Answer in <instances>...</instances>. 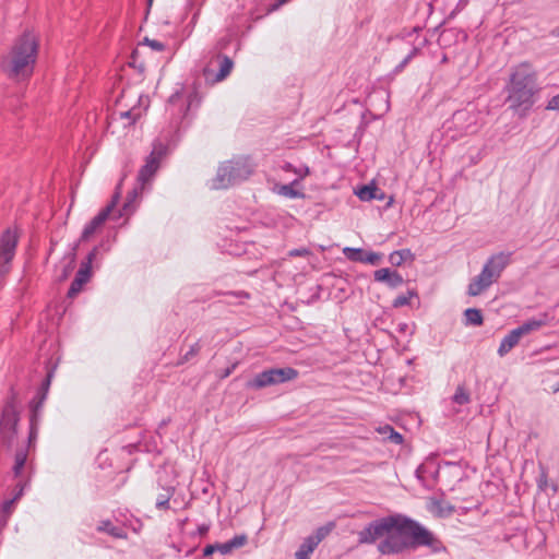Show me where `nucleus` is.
<instances>
[{
    "instance_id": "nucleus-1",
    "label": "nucleus",
    "mask_w": 559,
    "mask_h": 559,
    "mask_svg": "<svg viewBox=\"0 0 559 559\" xmlns=\"http://www.w3.org/2000/svg\"><path fill=\"white\" fill-rule=\"evenodd\" d=\"M384 536V539L378 545V550L382 555L401 554L409 547L420 546L428 547L435 554L445 550L442 542L430 531L408 519H404L402 522L396 519V526Z\"/></svg>"
},
{
    "instance_id": "nucleus-2",
    "label": "nucleus",
    "mask_w": 559,
    "mask_h": 559,
    "mask_svg": "<svg viewBox=\"0 0 559 559\" xmlns=\"http://www.w3.org/2000/svg\"><path fill=\"white\" fill-rule=\"evenodd\" d=\"M506 91L511 109L526 111L532 108L539 87L537 73L528 62H522L512 69Z\"/></svg>"
},
{
    "instance_id": "nucleus-3",
    "label": "nucleus",
    "mask_w": 559,
    "mask_h": 559,
    "mask_svg": "<svg viewBox=\"0 0 559 559\" xmlns=\"http://www.w3.org/2000/svg\"><path fill=\"white\" fill-rule=\"evenodd\" d=\"M38 52V43L34 34L26 32L13 44L1 61L2 71L11 79H28L34 70Z\"/></svg>"
},
{
    "instance_id": "nucleus-4",
    "label": "nucleus",
    "mask_w": 559,
    "mask_h": 559,
    "mask_svg": "<svg viewBox=\"0 0 559 559\" xmlns=\"http://www.w3.org/2000/svg\"><path fill=\"white\" fill-rule=\"evenodd\" d=\"M255 165L248 156H239L222 163L212 179V189H227L247 180L254 171Z\"/></svg>"
},
{
    "instance_id": "nucleus-5",
    "label": "nucleus",
    "mask_w": 559,
    "mask_h": 559,
    "mask_svg": "<svg viewBox=\"0 0 559 559\" xmlns=\"http://www.w3.org/2000/svg\"><path fill=\"white\" fill-rule=\"evenodd\" d=\"M200 104L195 91H177L168 99L166 112L170 117L171 124L179 128L189 118L192 108Z\"/></svg>"
},
{
    "instance_id": "nucleus-6",
    "label": "nucleus",
    "mask_w": 559,
    "mask_h": 559,
    "mask_svg": "<svg viewBox=\"0 0 559 559\" xmlns=\"http://www.w3.org/2000/svg\"><path fill=\"white\" fill-rule=\"evenodd\" d=\"M19 421L17 401L15 394H12L5 400L0 416V439L3 445L8 448L13 445L17 436Z\"/></svg>"
},
{
    "instance_id": "nucleus-7",
    "label": "nucleus",
    "mask_w": 559,
    "mask_h": 559,
    "mask_svg": "<svg viewBox=\"0 0 559 559\" xmlns=\"http://www.w3.org/2000/svg\"><path fill=\"white\" fill-rule=\"evenodd\" d=\"M299 372L295 368H271L255 374L247 382V388L261 390L266 386L276 385L297 379Z\"/></svg>"
},
{
    "instance_id": "nucleus-8",
    "label": "nucleus",
    "mask_w": 559,
    "mask_h": 559,
    "mask_svg": "<svg viewBox=\"0 0 559 559\" xmlns=\"http://www.w3.org/2000/svg\"><path fill=\"white\" fill-rule=\"evenodd\" d=\"M13 477L16 480L14 490L15 498H21L24 490L28 487L33 476V464L28 460V451L26 448H19L14 454L12 465Z\"/></svg>"
},
{
    "instance_id": "nucleus-9",
    "label": "nucleus",
    "mask_w": 559,
    "mask_h": 559,
    "mask_svg": "<svg viewBox=\"0 0 559 559\" xmlns=\"http://www.w3.org/2000/svg\"><path fill=\"white\" fill-rule=\"evenodd\" d=\"M234 69V61L228 56L215 52L211 55L203 68V76L206 83L215 85L226 80Z\"/></svg>"
},
{
    "instance_id": "nucleus-10",
    "label": "nucleus",
    "mask_w": 559,
    "mask_h": 559,
    "mask_svg": "<svg viewBox=\"0 0 559 559\" xmlns=\"http://www.w3.org/2000/svg\"><path fill=\"white\" fill-rule=\"evenodd\" d=\"M395 526L396 518L394 516L372 521L364 530L358 532V542L359 544H373Z\"/></svg>"
},
{
    "instance_id": "nucleus-11",
    "label": "nucleus",
    "mask_w": 559,
    "mask_h": 559,
    "mask_svg": "<svg viewBox=\"0 0 559 559\" xmlns=\"http://www.w3.org/2000/svg\"><path fill=\"white\" fill-rule=\"evenodd\" d=\"M17 246V234L15 230L7 229L0 236V275L9 272V264L12 261Z\"/></svg>"
},
{
    "instance_id": "nucleus-12",
    "label": "nucleus",
    "mask_w": 559,
    "mask_h": 559,
    "mask_svg": "<svg viewBox=\"0 0 559 559\" xmlns=\"http://www.w3.org/2000/svg\"><path fill=\"white\" fill-rule=\"evenodd\" d=\"M510 262L511 253L499 252L492 254L484 264L480 274H483L488 282L493 284L500 278L503 270L510 264Z\"/></svg>"
},
{
    "instance_id": "nucleus-13",
    "label": "nucleus",
    "mask_w": 559,
    "mask_h": 559,
    "mask_svg": "<svg viewBox=\"0 0 559 559\" xmlns=\"http://www.w3.org/2000/svg\"><path fill=\"white\" fill-rule=\"evenodd\" d=\"M166 148L164 145H155L148 157L146 158L145 164L141 167L138 179L142 186L147 183L155 173L158 170L160 162L165 156Z\"/></svg>"
},
{
    "instance_id": "nucleus-14",
    "label": "nucleus",
    "mask_w": 559,
    "mask_h": 559,
    "mask_svg": "<svg viewBox=\"0 0 559 559\" xmlns=\"http://www.w3.org/2000/svg\"><path fill=\"white\" fill-rule=\"evenodd\" d=\"M119 199V193L112 197L111 202L103 209L88 224L85 225L80 241L88 240L108 219L110 213L116 206Z\"/></svg>"
},
{
    "instance_id": "nucleus-15",
    "label": "nucleus",
    "mask_w": 559,
    "mask_h": 559,
    "mask_svg": "<svg viewBox=\"0 0 559 559\" xmlns=\"http://www.w3.org/2000/svg\"><path fill=\"white\" fill-rule=\"evenodd\" d=\"M344 255L354 262L366 263L370 265H378L381 261V254L373 251H365L359 248H345Z\"/></svg>"
},
{
    "instance_id": "nucleus-16",
    "label": "nucleus",
    "mask_w": 559,
    "mask_h": 559,
    "mask_svg": "<svg viewBox=\"0 0 559 559\" xmlns=\"http://www.w3.org/2000/svg\"><path fill=\"white\" fill-rule=\"evenodd\" d=\"M373 278L376 282L385 283L390 288H396L404 283L400 273L388 267L374 271Z\"/></svg>"
},
{
    "instance_id": "nucleus-17",
    "label": "nucleus",
    "mask_w": 559,
    "mask_h": 559,
    "mask_svg": "<svg viewBox=\"0 0 559 559\" xmlns=\"http://www.w3.org/2000/svg\"><path fill=\"white\" fill-rule=\"evenodd\" d=\"M549 323V314L548 313H542L538 316V318L528 319L523 324L518 326V331L521 333L522 336L527 335L532 332L538 331L543 326L547 325Z\"/></svg>"
},
{
    "instance_id": "nucleus-18",
    "label": "nucleus",
    "mask_w": 559,
    "mask_h": 559,
    "mask_svg": "<svg viewBox=\"0 0 559 559\" xmlns=\"http://www.w3.org/2000/svg\"><path fill=\"white\" fill-rule=\"evenodd\" d=\"M38 421H39L38 405H32L27 444L21 447V448H26L28 452L32 448L35 447V441L37 439V433H38Z\"/></svg>"
},
{
    "instance_id": "nucleus-19",
    "label": "nucleus",
    "mask_w": 559,
    "mask_h": 559,
    "mask_svg": "<svg viewBox=\"0 0 559 559\" xmlns=\"http://www.w3.org/2000/svg\"><path fill=\"white\" fill-rule=\"evenodd\" d=\"M521 337H522V335L518 331V329H513L512 331H510L502 338V341L499 345V348H498V355L500 357H503L504 355H507L512 348H514L519 344Z\"/></svg>"
},
{
    "instance_id": "nucleus-20",
    "label": "nucleus",
    "mask_w": 559,
    "mask_h": 559,
    "mask_svg": "<svg viewBox=\"0 0 559 559\" xmlns=\"http://www.w3.org/2000/svg\"><path fill=\"white\" fill-rule=\"evenodd\" d=\"M491 285H492V283L488 282V280L483 274L479 273L468 284L467 294L473 297L479 296L486 289H488Z\"/></svg>"
},
{
    "instance_id": "nucleus-21",
    "label": "nucleus",
    "mask_w": 559,
    "mask_h": 559,
    "mask_svg": "<svg viewBox=\"0 0 559 559\" xmlns=\"http://www.w3.org/2000/svg\"><path fill=\"white\" fill-rule=\"evenodd\" d=\"M97 248H94L86 257L85 261L81 263V266L75 277L81 278L84 283H87L92 275V263L97 254Z\"/></svg>"
},
{
    "instance_id": "nucleus-22",
    "label": "nucleus",
    "mask_w": 559,
    "mask_h": 559,
    "mask_svg": "<svg viewBox=\"0 0 559 559\" xmlns=\"http://www.w3.org/2000/svg\"><path fill=\"white\" fill-rule=\"evenodd\" d=\"M97 531L107 533L108 535L119 539H126L128 537L127 532L123 528L115 526L109 520L102 521L97 526Z\"/></svg>"
},
{
    "instance_id": "nucleus-23",
    "label": "nucleus",
    "mask_w": 559,
    "mask_h": 559,
    "mask_svg": "<svg viewBox=\"0 0 559 559\" xmlns=\"http://www.w3.org/2000/svg\"><path fill=\"white\" fill-rule=\"evenodd\" d=\"M297 186H299V179H295L290 183L280 186L277 188V193L289 199L304 198L305 194L301 191L295 189Z\"/></svg>"
},
{
    "instance_id": "nucleus-24",
    "label": "nucleus",
    "mask_w": 559,
    "mask_h": 559,
    "mask_svg": "<svg viewBox=\"0 0 559 559\" xmlns=\"http://www.w3.org/2000/svg\"><path fill=\"white\" fill-rule=\"evenodd\" d=\"M175 493V487L169 486L163 488V492H160L156 498V508L158 510H168L170 509L169 501L170 498Z\"/></svg>"
},
{
    "instance_id": "nucleus-25",
    "label": "nucleus",
    "mask_w": 559,
    "mask_h": 559,
    "mask_svg": "<svg viewBox=\"0 0 559 559\" xmlns=\"http://www.w3.org/2000/svg\"><path fill=\"white\" fill-rule=\"evenodd\" d=\"M414 254L409 249H402L390 254L389 261L392 265L400 266L407 260H413Z\"/></svg>"
},
{
    "instance_id": "nucleus-26",
    "label": "nucleus",
    "mask_w": 559,
    "mask_h": 559,
    "mask_svg": "<svg viewBox=\"0 0 559 559\" xmlns=\"http://www.w3.org/2000/svg\"><path fill=\"white\" fill-rule=\"evenodd\" d=\"M317 546L318 540H312L310 537H307L300 545L295 557L300 559H309V556L313 552Z\"/></svg>"
},
{
    "instance_id": "nucleus-27",
    "label": "nucleus",
    "mask_w": 559,
    "mask_h": 559,
    "mask_svg": "<svg viewBox=\"0 0 559 559\" xmlns=\"http://www.w3.org/2000/svg\"><path fill=\"white\" fill-rule=\"evenodd\" d=\"M465 324L479 326L484 322L483 313L479 309L468 308L464 312Z\"/></svg>"
},
{
    "instance_id": "nucleus-28",
    "label": "nucleus",
    "mask_w": 559,
    "mask_h": 559,
    "mask_svg": "<svg viewBox=\"0 0 559 559\" xmlns=\"http://www.w3.org/2000/svg\"><path fill=\"white\" fill-rule=\"evenodd\" d=\"M378 432L394 444H402L404 441L403 436L395 431L390 425H385L378 429Z\"/></svg>"
},
{
    "instance_id": "nucleus-29",
    "label": "nucleus",
    "mask_w": 559,
    "mask_h": 559,
    "mask_svg": "<svg viewBox=\"0 0 559 559\" xmlns=\"http://www.w3.org/2000/svg\"><path fill=\"white\" fill-rule=\"evenodd\" d=\"M76 245L72 248L71 252L63 258L64 266L61 278L64 280L73 271L76 259Z\"/></svg>"
},
{
    "instance_id": "nucleus-30",
    "label": "nucleus",
    "mask_w": 559,
    "mask_h": 559,
    "mask_svg": "<svg viewBox=\"0 0 559 559\" xmlns=\"http://www.w3.org/2000/svg\"><path fill=\"white\" fill-rule=\"evenodd\" d=\"M413 298H417L418 299V294H417V292L415 289H409L407 292V294H403V295L397 296L393 300L392 306L394 308H401V307H404V306H408V305H411V300Z\"/></svg>"
},
{
    "instance_id": "nucleus-31",
    "label": "nucleus",
    "mask_w": 559,
    "mask_h": 559,
    "mask_svg": "<svg viewBox=\"0 0 559 559\" xmlns=\"http://www.w3.org/2000/svg\"><path fill=\"white\" fill-rule=\"evenodd\" d=\"M282 169L284 171H287V173H293L297 176L296 179H299V181L304 178H306L309 174H310V170H309V167L308 166H300V167H295L293 164L290 163H285L282 167Z\"/></svg>"
},
{
    "instance_id": "nucleus-32",
    "label": "nucleus",
    "mask_w": 559,
    "mask_h": 559,
    "mask_svg": "<svg viewBox=\"0 0 559 559\" xmlns=\"http://www.w3.org/2000/svg\"><path fill=\"white\" fill-rule=\"evenodd\" d=\"M453 402L459 405H465L471 402V396L463 385H459L452 397Z\"/></svg>"
},
{
    "instance_id": "nucleus-33",
    "label": "nucleus",
    "mask_w": 559,
    "mask_h": 559,
    "mask_svg": "<svg viewBox=\"0 0 559 559\" xmlns=\"http://www.w3.org/2000/svg\"><path fill=\"white\" fill-rule=\"evenodd\" d=\"M49 384H50V374L47 376V378L44 380V382L41 384L40 391L37 394L38 401H32L31 405H29L31 407H32V405H38V411L40 409V407L44 404V401L46 400V394H47Z\"/></svg>"
},
{
    "instance_id": "nucleus-34",
    "label": "nucleus",
    "mask_w": 559,
    "mask_h": 559,
    "mask_svg": "<svg viewBox=\"0 0 559 559\" xmlns=\"http://www.w3.org/2000/svg\"><path fill=\"white\" fill-rule=\"evenodd\" d=\"M377 191L378 189L376 187L364 186L358 190L357 195L361 201H370L377 198Z\"/></svg>"
},
{
    "instance_id": "nucleus-35",
    "label": "nucleus",
    "mask_w": 559,
    "mask_h": 559,
    "mask_svg": "<svg viewBox=\"0 0 559 559\" xmlns=\"http://www.w3.org/2000/svg\"><path fill=\"white\" fill-rule=\"evenodd\" d=\"M85 284L86 283H84L81 278L74 277L68 290V297L74 298L82 290Z\"/></svg>"
},
{
    "instance_id": "nucleus-36",
    "label": "nucleus",
    "mask_w": 559,
    "mask_h": 559,
    "mask_svg": "<svg viewBox=\"0 0 559 559\" xmlns=\"http://www.w3.org/2000/svg\"><path fill=\"white\" fill-rule=\"evenodd\" d=\"M201 349L200 342H195L193 345L190 346L189 350L181 356L179 364H185L189 361L191 358L195 357Z\"/></svg>"
},
{
    "instance_id": "nucleus-37",
    "label": "nucleus",
    "mask_w": 559,
    "mask_h": 559,
    "mask_svg": "<svg viewBox=\"0 0 559 559\" xmlns=\"http://www.w3.org/2000/svg\"><path fill=\"white\" fill-rule=\"evenodd\" d=\"M136 195H138L136 189H133L129 193L128 200L123 204V209H122L123 213H122V215H129V214H131L134 211L133 201L136 198Z\"/></svg>"
},
{
    "instance_id": "nucleus-38",
    "label": "nucleus",
    "mask_w": 559,
    "mask_h": 559,
    "mask_svg": "<svg viewBox=\"0 0 559 559\" xmlns=\"http://www.w3.org/2000/svg\"><path fill=\"white\" fill-rule=\"evenodd\" d=\"M120 117L130 120L129 123L132 124L141 117V111L133 107L129 110L121 111Z\"/></svg>"
},
{
    "instance_id": "nucleus-39",
    "label": "nucleus",
    "mask_w": 559,
    "mask_h": 559,
    "mask_svg": "<svg viewBox=\"0 0 559 559\" xmlns=\"http://www.w3.org/2000/svg\"><path fill=\"white\" fill-rule=\"evenodd\" d=\"M469 3V0H459L455 4L454 9L449 12L448 19H454L459 13H461Z\"/></svg>"
},
{
    "instance_id": "nucleus-40",
    "label": "nucleus",
    "mask_w": 559,
    "mask_h": 559,
    "mask_svg": "<svg viewBox=\"0 0 559 559\" xmlns=\"http://www.w3.org/2000/svg\"><path fill=\"white\" fill-rule=\"evenodd\" d=\"M144 44L155 51H164L166 48V45L164 43L156 39L145 38Z\"/></svg>"
},
{
    "instance_id": "nucleus-41",
    "label": "nucleus",
    "mask_w": 559,
    "mask_h": 559,
    "mask_svg": "<svg viewBox=\"0 0 559 559\" xmlns=\"http://www.w3.org/2000/svg\"><path fill=\"white\" fill-rule=\"evenodd\" d=\"M417 52H418V49L413 48L412 51L395 68V72H401L406 67V64L417 55Z\"/></svg>"
},
{
    "instance_id": "nucleus-42",
    "label": "nucleus",
    "mask_w": 559,
    "mask_h": 559,
    "mask_svg": "<svg viewBox=\"0 0 559 559\" xmlns=\"http://www.w3.org/2000/svg\"><path fill=\"white\" fill-rule=\"evenodd\" d=\"M228 543H229L231 549L234 550L235 548L242 547L247 543V536L237 535L234 538H231L230 540H228Z\"/></svg>"
},
{
    "instance_id": "nucleus-43",
    "label": "nucleus",
    "mask_w": 559,
    "mask_h": 559,
    "mask_svg": "<svg viewBox=\"0 0 559 559\" xmlns=\"http://www.w3.org/2000/svg\"><path fill=\"white\" fill-rule=\"evenodd\" d=\"M332 527H319L314 536H309L312 540H318V544L331 532Z\"/></svg>"
},
{
    "instance_id": "nucleus-44",
    "label": "nucleus",
    "mask_w": 559,
    "mask_h": 559,
    "mask_svg": "<svg viewBox=\"0 0 559 559\" xmlns=\"http://www.w3.org/2000/svg\"><path fill=\"white\" fill-rule=\"evenodd\" d=\"M537 486L540 490H546L548 486V475L545 468H542L540 475L537 478Z\"/></svg>"
},
{
    "instance_id": "nucleus-45",
    "label": "nucleus",
    "mask_w": 559,
    "mask_h": 559,
    "mask_svg": "<svg viewBox=\"0 0 559 559\" xmlns=\"http://www.w3.org/2000/svg\"><path fill=\"white\" fill-rule=\"evenodd\" d=\"M546 109L548 110H559V93L555 96H552L546 106Z\"/></svg>"
},
{
    "instance_id": "nucleus-46",
    "label": "nucleus",
    "mask_w": 559,
    "mask_h": 559,
    "mask_svg": "<svg viewBox=\"0 0 559 559\" xmlns=\"http://www.w3.org/2000/svg\"><path fill=\"white\" fill-rule=\"evenodd\" d=\"M288 254L289 257H307L310 254V251L307 248H298L290 250Z\"/></svg>"
},
{
    "instance_id": "nucleus-47",
    "label": "nucleus",
    "mask_w": 559,
    "mask_h": 559,
    "mask_svg": "<svg viewBox=\"0 0 559 559\" xmlns=\"http://www.w3.org/2000/svg\"><path fill=\"white\" fill-rule=\"evenodd\" d=\"M215 546H216V551H219L223 555H227L233 551L228 542L223 543V544H215Z\"/></svg>"
},
{
    "instance_id": "nucleus-48",
    "label": "nucleus",
    "mask_w": 559,
    "mask_h": 559,
    "mask_svg": "<svg viewBox=\"0 0 559 559\" xmlns=\"http://www.w3.org/2000/svg\"><path fill=\"white\" fill-rule=\"evenodd\" d=\"M20 498H15V495L13 496V498L11 500H7L4 501L3 503V511L4 512H10L11 511V508L13 507V504L15 503V501H17Z\"/></svg>"
},
{
    "instance_id": "nucleus-49",
    "label": "nucleus",
    "mask_w": 559,
    "mask_h": 559,
    "mask_svg": "<svg viewBox=\"0 0 559 559\" xmlns=\"http://www.w3.org/2000/svg\"><path fill=\"white\" fill-rule=\"evenodd\" d=\"M216 551L215 545H206L203 549V556L207 557L213 555Z\"/></svg>"
},
{
    "instance_id": "nucleus-50",
    "label": "nucleus",
    "mask_w": 559,
    "mask_h": 559,
    "mask_svg": "<svg viewBox=\"0 0 559 559\" xmlns=\"http://www.w3.org/2000/svg\"><path fill=\"white\" fill-rule=\"evenodd\" d=\"M204 0H190V5L191 7H198V10L197 12L193 14V20L197 17V15L199 14V11H200V8L201 5L203 4Z\"/></svg>"
},
{
    "instance_id": "nucleus-51",
    "label": "nucleus",
    "mask_w": 559,
    "mask_h": 559,
    "mask_svg": "<svg viewBox=\"0 0 559 559\" xmlns=\"http://www.w3.org/2000/svg\"><path fill=\"white\" fill-rule=\"evenodd\" d=\"M236 366H237V365H236V364H234V365H231L230 367H227V368L222 372L221 378H222V379H225V378L229 377V376L233 373V371L235 370Z\"/></svg>"
},
{
    "instance_id": "nucleus-52",
    "label": "nucleus",
    "mask_w": 559,
    "mask_h": 559,
    "mask_svg": "<svg viewBox=\"0 0 559 559\" xmlns=\"http://www.w3.org/2000/svg\"><path fill=\"white\" fill-rule=\"evenodd\" d=\"M288 0H277L275 3H273L271 5V8L269 9V12H273V11H276L277 9H280L284 3H286Z\"/></svg>"
},
{
    "instance_id": "nucleus-53",
    "label": "nucleus",
    "mask_w": 559,
    "mask_h": 559,
    "mask_svg": "<svg viewBox=\"0 0 559 559\" xmlns=\"http://www.w3.org/2000/svg\"><path fill=\"white\" fill-rule=\"evenodd\" d=\"M209 525L202 524L198 527V532L200 535H205L209 532Z\"/></svg>"
},
{
    "instance_id": "nucleus-54",
    "label": "nucleus",
    "mask_w": 559,
    "mask_h": 559,
    "mask_svg": "<svg viewBox=\"0 0 559 559\" xmlns=\"http://www.w3.org/2000/svg\"><path fill=\"white\" fill-rule=\"evenodd\" d=\"M439 511H440V514H444V512H445L447 514H450V513H452V512L454 511V508H453V507H451V506H448V507H447V509H442V508L440 507Z\"/></svg>"
},
{
    "instance_id": "nucleus-55",
    "label": "nucleus",
    "mask_w": 559,
    "mask_h": 559,
    "mask_svg": "<svg viewBox=\"0 0 559 559\" xmlns=\"http://www.w3.org/2000/svg\"><path fill=\"white\" fill-rule=\"evenodd\" d=\"M423 473H424V466H423V465H420V466L416 469L417 478H418V479H420V480H424Z\"/></svg>"
},
{
    "instance_id": "nucleus-56",
    "label": "nucleus",
    "mask_w": 559,
    "mask_h": 559,
    "mask_svg": "<svg viewBox=\"0 0 559 559\" xmlns=\"http://www.w3.org/2000/svg\"><path fill=\"white\" fill-rule=\"evenodd\" d=\"M234 295L239 298H246V299L249 298V294L246 292H238V293H235Z\"/></svg>"
},
{
    "instance_id": "nucleus-57",
    "label": "nucleus",
    "mask_w": 559,
    "mask_h": 559,
    "mask_svg": "<svg viewBox=\"0 0 559 559\" xmlns=\"http://www.w3.org/2000/svg\"><path fill=\"white\" fill-rule=\"evenodd\" d=\"M554 34L559 37V26L554 31Z\"/></svg>"
},
{
    "instance_id": "nucleus-58",
    "label": "nucleus",
    "mask_w": 559,
    "mask_h": 559,
    "mask_svg": "<svg viewBox=\"0 0 559 559\" xmlns=\"http://www.w3.org/2000/svg\"><path fill=\"white\" fill-rule=\"evenodd\" d=\"M148 3L151 4V3H152V0H148Z\"/></svg>"
}]
</instances>
